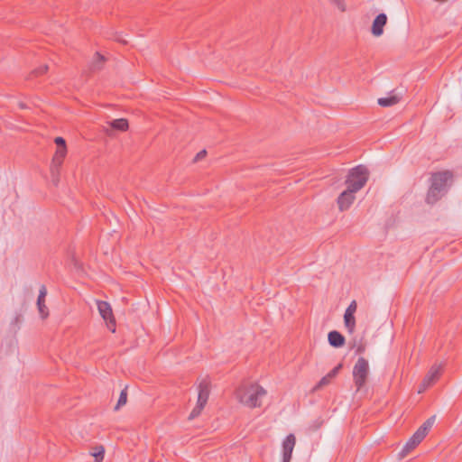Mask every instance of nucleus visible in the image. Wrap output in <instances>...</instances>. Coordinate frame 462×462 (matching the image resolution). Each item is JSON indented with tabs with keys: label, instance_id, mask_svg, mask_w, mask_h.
<instances>
[{
	"label": "nucleus",
	"instance_id": "obj_1",
	"mask_svg": "<svg viewBox=\"0 0 462 462\" xmlns=\"http://www.w3.org/2000/svg\"><path fill=\"white\" fill-rule=\"evenodd\" d=\"M453 179V173L450 171H442L434 172L430 178V187L427 193L426 201L429 204H434L440 199L448 190L449 184Z\"/></svg>",
	"mask_w": 462,
	"mask_h": 462
},
{
	"label": "nucleus",
	"instance_id": "obj_2",
	"mask_svg": "<svg viewBox=\"0 0 462 462\" xmlns=\"http://www.w3.org/2000/svg\"><path fill=\"white\" fill-rule=\"evenodd\" d=\"M266 393L265 389L258 383L241 385L236 392L237 400L249 408L260 407Z\"/></svg>",
	"mask_w": 462,
	"mask_h": 462
},
{
	"label": "nucleus",
	"instance_id": "obj_3",
	"mask_svg": "<svg viewBox=\"0 0 462 462\" xmlns=\"http://www.w3.org/2000/svg\"><path fill=\"white\" fill-rule=\"evenodd\" d=\"M368 176V170L364 165H358L351 169L346 180L347 189L355 192L360 190L367 182Z\"/></svg>",
	"mask_w": 462,
	"mask_h": 462
},
{
	"label": "nucleus",
	"instance_id": "obj_4",
	"mask_svg": "<svg viewBox=\"0 0 462 462\" xmlns=\"http://www.w3.org/2000/svg\"><path fill=\"white\" fill-rule=\"evenodd\" d=\"M198 389H199L198 402H197L196 406L191 411V412L189 416V420H193L196 417H198L201 413L202 410L204 409V407L208 400V397H209L210 383L207 379H203L199 383Z\"/></svg>",
	"mask_w": 462,
	"mask_h": 462
},
{
	"label": "nucleus",
	"instance_id": "obj_5",
	"mask_svg": "<svg viewBox=\"0 0 462 462\" xmlns=\"http://www.w3.org/2000/svg\"><path fill=\"white\" fill-rule=\"evenodd\" d=\"M368 374L369 365L367 360L364 357H359L353 368V379L357 391L365 386Z\"/></svg>",
	"mask_w": 462,
	"mask_h": 462
},
{
	"label": "nucleus",
	"instance_id": "obj_6",
	"mask_svg": "<svg viewBox=\"0 0 462 462\" xmlns=\"http://www.w3.org/2000/svg\"><path fill=\"white\" fill-rule=\"evenodd\" d=\"M97 310H98L100 316L104 319V320L106 321L107 326L109 328H110V326L113 327V328H111V330H112V332H115L116 331V328H115L116 321L114 319V315H113V311H112V308H111L110 304L106 301L97 300Z\"/></svg>",
	"mask_w": 462,
	"mask_h": 462
},
{
	"label": "nucleus",
	"instance_id": "obj_7",
	"mask_svg": "<svg viewBox=\"0 0 462 462\" xmlns=\"http://www.w3.org/2000/svg\"><path fill=\"white\" fill-rule=\"evenodd\" d=\"M424 437L418 432L415 433L408 439V441L403 446L402 449L399 453V458L402 459L405 457L412 449H414L422 440Z\"/></svg>",
	"mask_w": 462,
	"mask_h": 462
},
{
	"label": "nucleus",
	"instance_id": "obj_8",
	"mask_svg": "<svg viewBox=\"0 0 462 462\" xmlns=\"http://www.w3.org/2000/svg\"><path fill=\"white\" fill-rule=\"evenodd\" d=\"M355 191L350 189L344 190L337 198V205L340 211H345L353 204L356 197Z\"/></svg>",
	"mask_w": 462,
	"mask_h": 462
},
{
	"label": "nucleus",
	"instance_id": "obj_9",
	"mask_svg": "<svg viewBox=\"0 0 462 462\" xmlns=\"http://www.w3.org/2000/svg\"><path fill=\"white\" fill-rule=\"evenodd\" d=\"M296 438L293 434H289L282 442V461L291 462V454L295 447Z\"/></svg>",
	"mask_w": 462,
	"mask_h": 462
},
{
	"label": "nucleus",
	"instance_id": "obj_10",
	"mask_svg": "<svg viewBox=\"0 0 462 462\" xmlns=\"http://www.w3.org/2000/svg\"><path fill=\"white\" fill-rule=\"evenodd\" d=\"M442 366L440 365H434L430 367V371L423 379V387L429 388L439 378L441 374Z\"/></svg>",
	"mask_w": 462,
	"mask_h": 462
},
{
	"label": "nucleus",
	"instance_id": "obj_11",
	"mask_svg": "<svg viewBox=\"0 0 462 462\" xmlns=\"http://www.w3.org/2000/svg\"><path fill=\"white\" fill-rule=\"evenodd\" d=\"M47 295V288L45 285H42L39 290V295L37 299V308L39 313L42 319H46L49 316V310L45 305V298Z\"/></svg>",
	"mask_w": 462,
	"mask_h": 462
},
{
	"label": "nucleus",
	"instance_id": "obj_12",
	"mask_svg": "<svg viewBox=\"0 0 462 462\" xmlns=\"http://www.w3.org/2000/svg\"><path fill=\"white\" fill-rule=\"evenodd\" d=\"M387 23V16L385 14H378L372 24V33L374 36L379 37L383 32V27Z\"/></svg>",
	"mask_w": 462,
	"mask_h": 462
},
{
	"label": "nucleus",
	"instance_id": "obj_13",
	"mask_svg": "<svg viewBox=\"0 0 462 462\" xmlns=\"http://www.w3.org/2000/svg\"><path fill=\"white\" fill-rule=\"evenodd\" d=\"M108 126L105 127V132L111 135L114 130L126 131L128 129V121L125 118L115 119L107 123Z\"/></svg>",
	"mask_w": 462,
	"mask_h": 462
},
{
	"label": "nucleus",
	"instance_id": "obj_14",
	"mask_svg": "<svg viewBox=\"0 0 462 462\" xmlns=\"http://www.w3.org/2000/svg\"><path fill=\"white\" fill-rule=\"evenodd\" d=\"M328 340L331 346L338 348L345 345L344 336L337 330H332L328 335Z\"/></svg>",
	"mask_w": 462,
	"mask_h": 462
},
{
	"label": "nucleus",
	"instance_id": "obj_15",
	"mask_svg": "<svg viewBox=\"0 0 462 462\" xmlns=\"http://www.w3.org/2000/svg\"><path fill=\"white\" fill-rule=\"evenodd\" d=\"M401 100V97L397 95H391L386 97H381L378 99V105L383 107L392 106L396 105Z\"/></svg>",
	"mask_w": 462,
	"mask_h": 462
},
{
	"label": "nucleus",
	"instance_id": "obj_16",
	"mask_svg": "<svg viewBox=\"0 0 462 462\" xmlns=\"http://www.w3.org/2000/svg\"><path fill=\"white\" fill-rule=\"evenodd\" d=\"M66 154L67 147L57 148V151L52 158L51 165L61 166Z\"/></svg>",
	"mask_w": 462,
	"mask_h": 462
},
{
	"label": "nucleus",
	"instance_id": "obj_17",
	"mask_svg": "<svg viewBox=\"0 0 462 462\" xmlns=\"http://www.w3.org/2000/svg\"><path fill=\"white\" fill-rule=\"evenodd\" d=\"M344 323L349 333H353L356 328V319L354 313L345 312L344 314Z\"/></svg>",
	"mask_w": 462,
	"mask_h": 462
},
{
	"label": "nucleus",
	"instance_id": "obj_18",
	"mask_svg": "<svg viewBox=\"0 0 462 462\" xmlns=\"http://www.w3.org/2000/svg\"><path fill=\"white\" fill-rule=\"evenodd\" d=\"M105 62V57L99 54L98 52L96 53L91 64H90V70L91 71H97L100 70L104 65Z\"/></svg>",
	"mask_w": 462,
	"mask_h": 462
},
{
	"label": "nucleus",
	"instance_id": "obj_19",
	"mask_svg": "<svg viewBox=\"0 0 462 462\" xmlns=\"http://www.w3.org/2000/svg\"><path fill=\"white\" fill-rule=\"evenodd\" d=\"M436 420V415L430 417L418 430V432L425 438Z\"/></svg>",
	"mask_w": 462,
	"mask_h": 462
},
{
	"label": "nucleus",
	"instance_id": "obj_20",
	"mask_svg": "<svg viewBox=\"0 0 462 462\" xmlns=\"http://www.w3.org/2000/svg\"><path fill=\"white\" fill-rule=\"evenodd\" d=\"M60 166L51 165V175L52 183L57 186L60 181Z\"/></svg>",
	"mask_w": 462,
	"mask_h": 462
},
{
	"label": "nucleus",
	"instance_id": "obj_21",
	"mask_svg": "<svg viewBox=\"0 0 462 462\" xmlns=\"http://www.w3.org/2000/svg\"><path fill=\"white\" fill-rule=\"evenodd\" d=\"M127 402V388L125 387L124 390L121 391L119 399L117 401V403L115 407V410L120 409L123 405H125Z\"/></svg>",
	"mask_w": 462,
	"mask_h": 462
},
{
	"label": "nucleus",
	"instance_id": "obj_22",
	"mask_svg": "<svg viewBox=\"0 0 462 462\" xmlns=\"http://www.w3.org/2000/svg\"><path fill=\"white\" fill-rule=\"evenodd\" d=\"M332 378L330 375L327 374L324 377H322L319 382L315 385L313 388V391H318L321 389L322 387L328 385L331 382Z\"/></svg>",
	"mask_w": 462,
	"mask_h": 462
},
{
	"label": "nucleus",
	"instance_id": "obj_23",
	"mask_svg": "<svg viewBox=\"0 0 462 462\" xmlns=\"http://www.w3.org/2000/svg\"><path fill=\"white\" fill-rule=\"evenodd\" d=\"M48 69L49 68L47 65H42V66L33 69L31 73V76H35V77L41 76V75L46 73Z\"/></svg>",
	"mask_w": 462,
	"mask_h": 462
},
{
	"label": "nucleus",
	"instance_id": "obj_24",
	"mask_svg": "<svg viewBox=\"0 0 462 462\" xmlns=\"http://www.w3.org/2000/svg\"><path fill=\"white\" fill-rule=\"evenodd\" d=\"M98 448H99L98 451L92 454V456L95 457L96 462H100L104 458V452H105L104 448L99 447Z\"/></svg>",
	"mask_w": 462,
	"mask_h": 462
},
{
	"label": "nucleus",
	"instance_id": "obj_25",
	"mask_svg": "<svg viewBox=\"0 0 462 462\" xmlns=\"http://www.w3.org/2000/svg\"><path fill=\"white\" fill-rule=\"evenodd\" d=\"M356 308H357L356 301V300H352L350 302V304L348 305V307L346 308L345 312L354 313L355 314V312L356 311Z\"/></svg>",
	"mask_w": 462,
	"mask_h": 462
},
{
	"label": "nucleus",
	"instance_id": "obj_26",
	"mask_svg": "<svg viewBox=\"0 0 462 462\" xmlns=\"http://www.w3.org/2000/svg\"><path fill=\"white\" fill-rule=\"evenodd\" d=\"M54 143H56L58 148L66 147L65 139L62 138V137H60V136L56 137L55 140H54Z\"/></svg>",
	"mask_w": 462,
	"mask_h": 462
},
{
	"label": "nucleus",
	"instance_id": "obj_27",
	"mask_svg": "<svg viewBox=\"0 0 462 462\" xmlns=\"http://www.w3.org/2000/svg\"><path fill=\"white\" fill-rule=\"evenodd\" d=\"M207 154V152L206 150H202L200 151L199 152L197 153V155L195 156L194 158V162H199L200 160H202Z\"/></svg>",
	"mask_w": 462,
	"mask_h": 462
},
{
	"label": "nucleus",
	"instance_id": "obj_28",
	"mask_svg": "<svg viewBox=\"0 0 462 462\" xmlns=\"http://www.w3.org/2000/svg\"><path fill=\"white\" fill-rule=\"evenodd\" d=\"M341 11H345V5L342 0H331Z\"/></svg>",
	"mask_w": 462,
	"mask_h": 462
},
{
	"label": "nucleus",
	"instance_id": "obj_29",
	"mask_svg": "<svg viewBox=\"0 0 462 462\" xmlns=\"http://www.w3.org/2000/svg\"><path fill=\"white\" fill-rule=\"evenodd\" d=\"M340 367H341V365H339L338 366L332 369L328 374L330 375V377L333 379L336 376V374L338 373V370L340 369Z\"/></svg>",
	"mask_w": 462,
	"mask_h": 462
},
{
	"label": "nucleus",
	"instance_id": "obj_30",
	"mask_svg": "<svg viewBox=\"0 0 462 462\" xmlns=\"http://www.w3.org/2000/svg\"><path fill=\"white\" fill-rule=\"evenodd\" d=\"M427 388L423 387V381L421 382L420 385L419 386V393H423Z\"/></svg>",
	"mask_w": 462,
	"mask_h": 462
},
{
	"label": "nucleus",
	"instance_id": "obj_31",
	"mask_svg": "<svg viewBox=\"0 0 462 462\" xmlns=\"http://www.w3.org/2000/svg\"><path fill=\"white\" fill-rule=\"evenodd\" d=\"M365 350V347L363 346H359L357 348H356V353L357 354H361L363 353Z\"/></svg>",
	"mask_w": 462,
	"mask_h": 462
},
{
	"label": "nucleus",
	"instance_id": "obj_32",
	"mask_svg": "<svg viewBox=\"0 0 462 462\" xmlns=\"http://www.w3.org/2000/svg\"><path fill=\"white\" fill-rule=\"evenodd\" d=\"M18 106H19V107H20L21 109H26V108H27V105H26L25 103H23V102H20V103L18 104Z\"/></svg>",
	"mask_w": 462,
	"mask_h": 462
},
{
	"label": "nucleus",
	"instance_id": "obj_33",
	"mask_svg": "<svg viewBox=\"0 0 462 462\" xmlns=\"http://www.w3.org/2000/svg\"><path fill=\"white\" fill-rule=\"evenodd\" d=\"M117 41L122 42L123 43H126V42H127L126 41L122 40V39H120V38H117Z\"/></svg>",
	"mask_w": 462,
	"mask_h": 462
}]
</instances>
